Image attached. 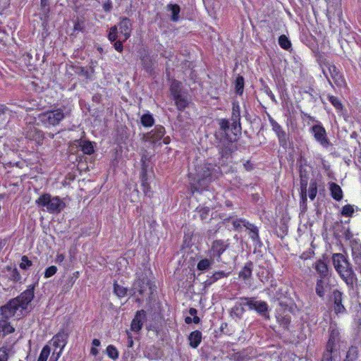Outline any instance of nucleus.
Returning a JSON list of instances; mask_svg holds the SVG:
<instances>
[{
  "label": "nucleus",
  "mask_w": 361,
  "mask_h": 361,
  "mask_svg": "<svg viewBox=\"0 0 361 361\" xmlns=\"http://www.w3.org/2000/svg\"><path fill=\"white\" fill-rule=\"evenodd\" d=\"M37 283L29 285L27 288L17 297L9 300L0 307V316L5 319H11L15 316L18 310H27L28 305L34 299L35 289Z\"/></svg>",
  "instance_id": "1"
},
{
  "label": "nucleus",
  "mask_w": 361,
  "mask_h": 361,
  "mask_svg": "<svg viewBox=\"0 0 361 361\" xmlns=\"http://www.w3.org/2000/svg\"><path fill=\"white\" fill-rule=\"evenodd\" d=\"M218 171L216 165L203 162L195 166V173L190 175L193 182L190 183V191L192 195L199 192L204 183H211L217 177Z\"/></svg>",
  "instance_id": "2"
},
{
  "label": "nucleus",
  "mask_w": 361,
  "mask_h": 361,
  "mask_svg": "<svg viewBox=\"0 0 361 361\" xmlns=\"http://www.w3.org/2000/svg\"><path fill=\"white\" fill-rule=\"evenodd\" d=\"M332 261L336 271L345 283L348 286L353 285L356 275L345 257L341 253H335L332 256Z\"/></svg>",
  "instance_id": "3"
},
{
  "label": "nucleus",
  "mask_w": 361,
  "mask_h": 361,
  "mask_svg": "<svg viewBox=\"0 0 361 361\" xmlns=\"http://www.w3.org/2000/svg\"><path fill=\"white\" fill-rule=\"evenodd\" d=\"M37 207L50 214H59L66 207V203L59 196H51L49 193L42 194L36 200Z\"/></svg>",
  "instance_id": "4"
},
{
  "label": "nucleus",
  "mask_w": 361,
  "mask_h": 361,
  "mask_svg": "<svg viewBox=\"0 0 361 361\" xmlns=\"http://www.w3.org/2000/svg\"><path fill=\"white\" fill-rule=\"evenodd\" d=\"M66 114L61 108L49 110L38 115V119L46 128L56 126L65 118Z\"/></svg>",
  "instance_id": "5"
},
{
  "label": "nucleus",
  "mask_w": 361,
  "mask_h": 361,
  "mask_svg": "<svg viewBox=\"0 0 361 361\" xmlns=\"http://www.w3.org/2000/svg\"><path fill=\"white\" fill-rule=\"evenodd\" d=\"M231 224L232 229L236 231H240L245 227L249 231V235L252 241L256 245H262L259 228L256 225L244 218H233Z\"/></svg>",
  "instance_id": "6"
},
{
  "label": "nucleus",
  "mask_w": 361,
  "mask_h": 361,
  "mask_svg": "<svg viewBox=\"0 0 361 361\" xmlns=\"http://www.w3.org/2000/svg\"><path fill=\"white\" fill-rule=\"evenodd\" d=\"M240 300L243 301L249 311L255 310L264 319H270L269 305L266 301L257 300L255 297H240Z\"/></svg>",
  "instance_id": "7"
},
{
  "label": "nucleus",
  "mask_w": 361,
  "mask_h": 361,
  "mask_svg": "<svg viewBox=\"0 0 361 361\" xmlns=\"http://www.w3.org/2000/svg\"><path fill=\"white\" fill-rule=\"evenodd\" d=\"M229 240L216 239L214 240L208 250L209 255L212 259L217 262L221 261V255L229 248Z\"/></svg>",
  "instance_id": "8"
},
{
  "label": "nucleus",
  "mask_w": 361,
  "mask_h": 361,
  "mask_svg": "<svg viewBox=\"0 0 361 361\" xmlns=\"http://www.w3.org/2000/svg\"><path fill=\"white\" fill-rule=\"evenodd\" d=\"M68 328H61L59 331L53 336V346L55 348H60V351L57 355V358L60 356L61 353L68 343L70 335Z\"/></svg>",
  "instance_id": "9"
},
{
  "label": "nucleus",
  "mask_w": 361,
  "mask_h": 361,
  "mask_svg": "<svg viewBox=\"0 0 361 361\" xmlns=\"http://www.w3.org/2000/svg\"><path fill=\"white\" fill-rule=\"evenodd\" d=\"M24 135L26 139L35 142L37 146L43 144L44 139V133L35 125H27L25 129Z\"/></svg>",
  "instance_id": "10"
},
{
  "label": "nucleus",
  "mask_w": 361,
  "mask_h": 361,
  "mask_svg": "<svg viewBox=\"0 0 361 361\" xmlns=\"http://www.w3.org/2000/svg\"><path fill=\"white\" fill-rule=\"evenodd\" d=\"M269 123L271 126L272 130L277 136L279 145L283 148H286L288 145V137L286 132L283 130V127L275 121L270 115H268Z\"/></svg>",
  "instance_id": "11"
},
{
  "label": "nucleus",
  "mask_w": 361,
  "mask_h": 361,
  "mask_svg": "<svg viewBox=\"0 0 361 361\" xmlns=\"http://www.w3.org/2000/svg\"><path fill=\"white\" fill-rule=\"evenodd\" d=\"M311 133L315 140L323 147L327 148L331 146V143L327 137L326 131L322 124L314 125L311 128Z\"/></svg>",
  "instance_id": "12"
},
{
  "label": "nucleus",
  "mask_w": 361,
  "mask_h": 361,
  "mask_svg": "<svg viewBox=\"0 0 361 361\" xmlns=\"http://www.w3.org/2000/svg\"><path fill=\"white\" fill-rule=\"evenodd\" d=\"M326 67L334 81V83L338 87H346L347 82L343 73L333 63H327Z\"/></svg>",
  "instance_id": "13"
},
{
  "label": "nucleus",
  "mask_w": 361,
  "mask_h": 361,
  "mask_svg": "<svg viewBox=\"0 0 361 361\" xmlns=\"http://www.w3.org/2000/svg\"><path fill=\"white\" fill-rule=\"evenodd\" d=\"M330 281L331 277L317 278L315 284V293L319 298H324L326 293L331 290L332 285Z\"/></svg>",
  "instance_id": "14"
},
{
  "label": "nucleus",
  "mask_w": 361,
  "mask_h": 361,
  "mask_svg": "<svg viewBox=\"0 0 361 361\" xmlns=\"http://www.w3.org/2000/svg\"><path fill=\"white\" fill-rule=\"evenodd\" d=\"M343 293L338 289L334 290L331 296L333 302V309L336 314H344L347 312L343 305Z\"/></svg>",
  "instance_id": "15"
},
{
  "label": "nucleus",
  "mask_w": 361,
  "mask_h": 361,
  "mask_svg": "<svg viewBox=\"0 0 361 361\" xmlns=\"http://www.w3.org/2000/svg\"><path fill=\"white\" fill-rule=\"evenodd\" d=\"M341 335L336 327L331 326L329 336L325 348L340 351Z\"/></svg>",
  "instance_id": "16"
},
{
  "label": "nucleus",
  "mask_w": 361,
  "mask_h": 361,
  "mask_svg": "<svg viewBox=\"0 0 361 361\" xmlns=\"http://www.w3.org/2000/svg\"><path fill=\"white\" fill-rule=\"evenodd\" d=\"M166 133L165 128L161 125H156L154 129L144 135L146 141L156 144L160 141Z\"/></svg>",
  "instance_id": "17"
},
{
  "label": "nucleus",
  "mask_w": 361,
  "mask_h": 361,
  "mask_svg": "<svg viewBox=\"0 0 361 361\" xmlns=\"http://www.w3.org/2000/svg\"><path fill=\"white\" fill-rule=\"evenodd\" d=\"M147 320L146 312L144 310L136 312L130 324V330L138 333L142 328L143 323Z\"/></svg>",
  "instance_id": "18"
},
{
  "label": "nucleus",
  "mask_w": 361,
  "mask_h": 361,
  "mask_svg": "<svg viewBox=\"0 0 361 361\" xmlns=\"http://www.w3.org/2000/svg\"><path fill=\"white\" fill-rule=\"evenodd\" d=\"M118 27H119L120 33L124 37L123 41L128 39L131 36L133 30L131 20L127 17H121Z\"/></svg>",
  "instance_id": "19"
},
{
  "label": "nucleus",
  "mask_w": 361,
  "mask_h": 361,
  "mask_svg": "<svg viewBox=\"0 0 361 361\" xmlns=\"http://www.w3.org/2000/svg\"><path fill=\"white\" fill-rule=\"evenodd\" d=\"M140 180H141V189L145 195L148 197H152L153 191L150 187V183L149 181L147 169L146 166H142L140 171Z\"/></svg>",
  "instance_id": "20"
},
{
  "label": "nucleus",
  "mask_w": 361,
  "mask_h": 361,
  "mask_svg": "<svg viewBox=\"0 0 361 361\" xmlns=\"http://www.w3.org/2000/svg\"><path fill=\"white\" fill-rule=\"evenodd\" d=\"M314 268L319 275L318 278L331 277L329 267L324 259H319L317 260L314 264Z\"/></svg>",
  "instance_id": "21"
},
{
  "label": "nucleus",
  "mask_w": 361,
  "mask_h": 361,
  "mask_svg": "<svg viewBox=\"0 0 361 361\" xmlns=\"http://www.w3.org/2000/svg\"><path fill=\"white\" fill-rule=\"evenodd\" d=\"M253 270V262L252 261L247 262L244 267L240 269L238 277L240 280L246 282L252 278Z\"/></svg>",
  "instance_id": "22"
},
{
  "label": "nucleus",
  "mask_w": 361,
  "mask_h": 361,
  "mask_svg": "<svg viewBox=\"0 0 361 361\" xmlns=\"http://www.w3.org/2000/svg\"><path fill=\"white\" fill-rule=\"evenodd\" d=\"M189 345L192 348H197L201 343L202 340V334L199 330L192 331L188 337Z\"/></svg>",
  "instance_id": "23"
},
{
  "label": "nucleus",
  "mask_w": 361,
  "mask_h": 361,
  "mask_svg": "<svg viewBox=\"0 0 361 361\" xmlns=\"http://www.w3.org/2000/svg\"><path fill=\"white\" fill-rule=\"evenodd\" d=\"M9 319L1 316L0 317V332L2 333L3 336L13 334L15 331V328L11 324Z\"/></svg>",
  "instance_id": "24"
},
{
  "label": "nucleus",
  "mask_w": 361,
  "mask_h": 361,
  "mask_svg": "<svg viewBox=\"0 0 361 361\" xmlns=\"http://www.w3.org/2000/svg\"><path fill=\"white\" fill-rule=\"evenodd\" d=\"M329 191L331 197L335 200L336 201H341L343 197V192L340 187L339 185H338L336 183L331 182L329 183Z\"/></svg>",
  "instance_id": "25"
},
{
  "label": "nucleus",
  "mask_w": 361,
  "mask_h": 361,
  "mask_svg": "<svg viewBox=\"0 0 361 361\" xmlns=\"http://www.w3.org/2000/svg\"><path fill=\"white\" fill-rule=\"evenodd\" d=\"M340 357V351L325 348L321 361H336Z\"/></svg>",
  "instance_id": "26"
},
{
  "label": "nucleus",
  "mask_w": 361,
  "mask_h": 361,
  "mask_svg": "<svg viewBox=\"0 0 361 361\" xmlns=\"http://www.w3.org/2000/svg\"><path fill=\"white\" fill-rule=\"evenodd\" d=\"M147 287V283H146L145 279L138 278L135 280L133 284V289L135 293H138L140 295H142L146 290Z\"/></svg>",
  "instance_id": "27"
},
{
  "label": "nucleus",
  "mask_w": 361,
  "mask_h": 361,
  "mask_svg": "<svg viewBox=\"0 0 361 361\" xmlns=\"http://www.w3.org/2000/svg\"><path fill=\"white\" fill-rule=\"evenodd\" d=\"M245 306V305L243 304V301L235 303L231 310V315L233 317L241 319L245 312L244 308Z\"/></svg>",
  "instance_id": "28"
},
{
  "label": "nucleus",
  "mask_w": 361,
  "mask_h": 361,
  "mask_svg": "<svg viewBox=\"0 0 361 361\" xmlns=\"http://www.w3.org/2000/svg\"><path fill=\"white\" fill-rule=\"evenodd\" d=\"M173 99L174 100L176 108L180 111H183L189 106V101L188 98L183 96L182 94L177 95Z\"/></svg>",
  "instance_id": "29"
},
{
  "label": "nucleus",
  "mask_w": 361,
  "mask_h": 361,
  "mask_svg": "<svg viewBox=\"0 0 361 361\" xmlns=\"http://www.w3.org/2000/svg\"><path fill=\"white\" fill-rule=\"evenodd\" d=\"M94 142L89 140H80L79 142V147L82 152L87 155H91L94 152Z\"/></svg>",
  "instance_id": "30"
},
{
  "label": "nucleus",
  "mask_w": 361,
  "mask_h": 361,
  "mask_svg": "<svg viewBox=\"0 0 361 361\" xmlns=\"http://www.w3.org/2000/svg\"><path fill=\"white\" fill-rule=\"evenodd\" d=\"M229 274L230 272H226L223 270L216 271L211 276L209 277L207 282L209 285H211L221 279L228 277Z\"/></svg>",
  "instance_id": "31"
},
{
  "label": "nucleus",
  "mask_w": 361,
  "mask_h": 361,
  "mask_svg": "<svg viewBox=\"0 0 361 361\" xmlns=\"http://www.w3.org/2000/svg\"><path fill=\"white\" fill-rule=\"evenodd\" d=\"M167 10L171 11V20L173 22H178L180 19V6L176 4H169L167 5Z\"/></svg>",
  "instance_id": "32"
},
{
  "label": "nucleus",
  "mask_w": 361,
  "mask_h": 361,
  "mask_svg": "<svg viewBox=\"0 0 361 361\" xmlns=\"http://www.w3.org/2000/svg\"><path fill=\"white\" fill-rule=\"evenodd\" d=\"M359 357V350L358 347L355 345H351L349 347L345 360L348 361H356Z\"/></svg>",
  "instance_id": "33"
},
{
  "label": "nucleus",
  "mask_w": 361,
  "mask_h": 361,
  "mask_svg": "<svg viewBox=\"0 0 361 361\" xmlns=\"http://www.w3.org/2000/svg\"><path fill=\"white\" fill-rule=\"evenodd\" d=\"M170 92L173 98L181 94V82L173 79L170 85Z\"/></svg>",
  "instance_id": "34"
},
{
  "label": "nucleus",
  "mask_w": 361,
  "mask_h": 361,
  "mask_svg": "<svg viewBox=\"0 0 361 361\" xmlns=\"http://www.w3.org/2000/svg\"><path fill=\"white\" fill-rule=\"evenodd\" d=\"M142 66L145 71L148 73H152L153 71V62L152 59L147 56H143L140 58Z\"/></svg>",
  "instance_id": "35"
},
{
  "label": "nucleus",
  "mask_w": 361,
  "mask_h": 361,
  "mask_svg": "<svg viewBox=\"0 0 361 361\" xmlns=\"http://www.w3.org/2000/svg\"><path fill=\"white\" fill-rule=\"evenodd\" d=\"M140 122L144 127L150 128L154 124V118L150 113H147L140 117Z\"/></svg>",
  "instance_id": "36"
},
{
  "label": "nucleus",
  "mask_w": 361,
  "mask_h": 361,
  "mask_svg": "<svg viewBox=\"0 0 361 361\" xmlns=\"http://www.w3.org/2000/svg\"><path fill=\"white\" fill-rule=\"evenodd\" d=\"M214 259H212V258H210L209 259L207 258L201 259L200 261L198 262L197 264V270L201 271L208 270L209 269H210L212 264L214 263Z\"/></svg>",
  "instance_id": "37"
},
{
  "label": "nucleus",
  "mask_w": 361,
  "mask_h": 361,
  "mask_svg": "<svg viewBox=\"0 0 361 361\" xmlns=\"http://www.w3.org/2000/svg\"><path fill=\"white\" fill-rule=\"evenodd\" d=\"M80 276V272L78 271H74L71 276H69L67 281L63 286V289H66V290H69L73 287V284L76 281V280Z\"/></svg>",
  "instance_id": "38"
},
{
  "label": "nucleus",
  "mask_w": 361,
  "mask_h": 361,
  "mask_svg": "<svg viewBox=\"0 0 361 361\" xmlns=\"http://www.w3.org/2000/svg\"><path fill=\"white\" fill-rule=\"evenodd\" d=\"M196 211L202 221H207L209 219L210 214V208L208 207H197Z\"/></svg>",
  "instance_id": "39"
},
{
  "label": "nucleus",
  "mask_w": 361,
  "mask_h": 361,
  "mask_svg": "<svg viewBox=\"0 0 361 361\" xmlns=\"http://www.w3.org/2000/svg\"><path fill=\"white\" fill-rule=\"evenodd\" d=\"M329 101L335 107L338 112L342 111L343 109V105L338 97L329 94L327 96Z\"/></svg>",
  "instance_id": "40"
},
{
  "label": "nucleus",
  "mask_w": 361,
  "mask_h": 361,
  "mask_svg": "<svg viewBox=\"0 0 361 361\" xmlns=\"http://www.w3.org/2000/svg\"><path fill=\"white\" fill-rule=\"evenodd\" d=\"M106 353L108 357L114 361L119 357L118 350L114 345H109L106 348Z\"/></svg>",
  "instance_id": "41"
},
{
  "label": "nucleus",
  "mask_w": 361,
  "mask_h": 361,
  "mask_svg": "<svg viewBox=\"0 0 361 361\" xmlns=\"http://www.w3.org/2000/svg\"><path fill=\"white\" fill-rule=\"evenodd\" d=\"M244 85H245L244 78L241 75L238 76L235 81V92L238 95L243 94V90H244Z\"/></svg>",
  "instance_id": "42"
},
{
  "label": "nucleus",
  "mask_w": 361,
  "mask_h": 361,
  "mask_svg": "<svg viewBox=\"0 0 361 361\" xmlns=\"http://www.w3.org/2000/svg\"><path fill=\"white\" fill-rule=\"evenodd\" d=\"M278 42L279 46L285 50H288L289 49L291 48V42L285 35H281L279 36Z\"/></svg>",
  "instance_id": "43"
},
{
  "label": "nucleus",
  "mask_w": 361,
  "mask_h": 361,
  "mask_svg": "<svg viewBox=\"0 0 361 361\" xmlns=\"http://www.w3.org/2000/svg\"><path fill=\"white\" fill-rule=\"evenodd\" d=\"M231 121H240V109L238 102H233L232 104Z\"/></svg>",
  "instance_id": "44"
},
{
  "label": "nucleus",
  "mask_w": 361,
  "mask_h": 361,
  "mask_svg": "<svg viewBox=\"0 0 361 361\" xmlns=\"http://www.w3.org/2000/svg\"><path fill=\"white\" fill-rule=\"evenodd\" d=\"M317 194V183L315 180L310 181L308 189V195L311 200H314Z\"/></svg>",
  "instance_id": "45"
},
{
  "label": "nucleus",
  "mask_w": 361,
  "mask_h": 361,
  "mask_svg": "<svg viewBox=\"0 0 361 361\" xmlns=\"http://www.w3.org/2000/svg\"><path fill=\"white\" fill-rule=\"evenodd\" d=\"M219 125L220 130L225 133L226 138L231 142V140L229 139L228 135L227 134V131L230 128V123L228 120L226 118H221L219 121Z\"/></svg>",
  "instance_id": "46"
},
{
  "label": "nucleus",
  "mask_w": 361,
  "mask_h": 361,
  "mask_svg": "<svg viewBox=\"0 0 361 361\" xmlns=\"http://www.w3.org/2000/svg\"><path fill=\"white\" fill-rule=\"evenodd\" d=\"M114 292L118 297L123 298L127 295L128 289L116 283H114Z\"/></svg>",
  "instance_id": "47"
},
{
  "label": "nucleus",
  "mask_w": 361,
  "mask_h": 361,
  "mask_svg": "<svg viewBox=\"0 0 361 361\" xmlns=\"http://www.w3.org/2000/svg\"><path fill=\"white\" fill-rule=\"evenodd\" d=\"M8 269L11 271L10 273L8 279L10 281H12L16 283L20 282L22 276H21L19 271L18 270V269L17 268H13V269L8 268Z\"/></svg>",
  "instance_id": "48"
},
{
  "label": "nucleus",
  "mask_w": 361,
  "mask_h": 361,
  "mask_svg": "<svg viewBox=\"0 0 361 361\" xmlns=\"http://www.w3.org/2000/svg\"><path fill=\"white\" fill-rule=\"evenodd\" d=\"M51 352V348L49 345H44L38 357L37 361H47Z\"/></svg>",
  "instance_id": "49"
},
{
  "label": "nucleus",
  "mask_w": 361,
  "mask_h": 361,
  "mask_svg": "<svg viewBox=\"0 0 361 361\" xmlns=\"http://www.w3.org/2000/svg\"><path fill=\"white\" fill-rule=\"evenodd\" d=\"M101 345V341L98 338H94L92 341V347L90 348V353L94 357H96L99 355L98 347Z\"/></svg>",
  "instance_id": "50"
},
{
  "label": "nucleus",
  "mask_w": 361,
  "mask_h": 361,
  "mask_svg": "<svg viewBox=\"0 0 361 361\" xmlns=\"http://www.w3.org/2000/svg\"><path fill=\"white\" fill-rule=\"evenodd\" d=\"M108 39L111 42H115L118 39V26L114 25L111 26L109 30V33L107 35Z\"/></svg>",
  "instance_id": "51"
},
{
  "label": "nucleus",
  "mask_w": 361,
  "mask_h": 361,
  "mask_svg": "<svg viewBox=\"0 0 361 361\" xmlns=\"http://www.w3.org/2000/svg\"><path fill=\"white\" fill-rule=\"evenodd\" d=\"M32 266V262L29 259L28 257L26 255H23L21 257V262L19 264L20 268L23 270H27Z\"/></svg>",
  "instance_id": "52"
},
{
  "label": "nucleus",
  "mask_w": 361,
  "mask_h": 361,
  "mask_svg": "<svg viewBox=\"0 0 361 361\" xmlns=\"http://www.w3.org/2000/svg\"><path fill=\"white\" fill-rule=\"evenodd\" d=\"M355 212V209L353 205L345 204L342 207L341 214L346 217H351Z\"/></svg>",
  "instance_id": "53"
},
{
  "label": "nucleus",
  "mask_w": 361,
  "mask_h": 361,
  "mask_svg": "<svg viewBox=\"0 0 361 361\" xmlns=\"http://www.w3.org/2000/svg\"><path fill=\"white\" fill-rule=\"evenodd\" d=\"M277 322L280 324V325L283 326L285 329H288L290 324V317L288 315L281 316L279 315L276 317Z\"/></svg>",
  "instance_id": "54"
},
{
  "label": "nucleus",
  "mask_w": 361,
  "mask_h": 361,
  "mask_svg": "<svg viewBox=\"0 0 361 361\" xmlns=\"http://www.w3.org/2000/svg\"><path fill=\"white\" fill-rule=\"evenodd\" d=\"M300 178V190L302 192V197L306 200V192L308 184L309 177Z\"/></svg>",
  "instance_id": "55"
},
{
  "label": "nucleus",
  "mask_w": 361,
  "mask_h": 361,
  "mask_svg": "<svg viewBox=\"0 0 361 361\" xmlns=\"http://www.w3.org/2000/svg\"><path fill=\"white\" fill-rule=\"evenodd\" d=\"M9 359V349L7 346L0 348V361H8Z\"/></svg>",
  "instance_id": "56"
},
{
  "label": "nucleus",
  "mask_w": 361,
  "mask_h": 361,
  "mask_svg": "<svg viewBox=\"0 0 361 361\" xmlns=\"http://www.w3.org/2000/svg\"><path fill=\"white\" fill-rule=\"evenodd\" d=\"M57 267L54 265L47 267L44 271V278L48 279L53 276L57 272Z\"/></svg>",
  "instance_id": "57"
},
{
  "label": "nucleus",
  "mask_w": 361,
  "mask_h": 361,
  "mask_svg": "<svg viewBox=\"0 0 361 361\" xmlns=\"http://www.w3.org/2000/svg\"><path fill=\"white\" fill-rule=\"evenodd\" d=\"M49 4V0H40V6L46 15L50 12Z\"/></svg>",
  "instance_id": "58"
},
{
  "label": "nucleus",
  "mask_w": 361,
  "mask_h": 361,
  "mask_svg": "<svg viewBox=\"0 0 361 361\" xmlns=\"http://www.w3.org/2000/svg\"><path fill=\"white\" fill-rule=\"evenodd\" d=\"M264 92L270 98V99L272 101L273 103H274L275 104H276L278 103V101H277L275 95L274 94V93L272 92V91L268 86H266L264 87Z\"/></svg>",
  "instance_id": "59"
},
{
  "label": "nucleus",
  "mask_w": 361,
  "mask_h": 361,
  "mask_svg": "<svg viewBox=\"0 0 361 361\" xmlns=\"http://www.w3.org/2000/svg\"><path fill=\"white\" fill-rule=\"evenodd\" d=\"M126 41H123V39L122 41L121 40H116L115 42H114V48L119 53H121L123 50V42H125Z\"/></svg>",
  "instance_id": "60"
},
{
  "label": "nucleus",
  "mask_w": 361,
  "mask_h": 361,
  "mask_svg": "<svg viewBox=\"0 0 361 361\" xmlns=\"http://www.w3.org/2000/svg\"><path fill=\"white\" fill-rule=\"evenodd\" d=\"M103 10L105 12H110L113 8L112 1L106 0L102 5Z\"/></svg>",
  "instance_id": "61"
},
{
  "label": "nucleus",
  "mask_w": 361,
  "mask_h": 361,
  "mask_svg": "<svg viewBox=\"0 0 361 361\" xmlns=\"http://www.w3.org/2000/svg\"><path fill=\"white\" fill-rule=\"evenodd\" d=\"M300 178L309 177V171L300 164L299 167Z\"/></svg>",
  "instance_id": "62"
},
{
  "label": "nucleus",
  "mask_w": 361,
  "mask_h": 361,
  "mask_svg": "<svg viewBox=\"0 0 361 361\" xmlns=\"http://www.w3.org/2000/svg\"><path fill=\"white\" fill-rule=\"evenodd\" d=\"M243 166H244V169H245L247 171H250L253 170V169H254L253 164H252L250 160H247V161L243 164Z\"/></svg>",
  "instance_id": "63"
},
{
  "label": "nucleus",
  "mask_w": 361,
  "mask_h": 361,
  "mask_svg": "<svg viewBox=\"0 0 361 361\" xmlns=\"http://www.w3.org/2000/svg\"><path fill=\"white\" fill-rule=\"evenodd\" d=\"M65 259V255L63 254H58L56 256V262L58 264L62 263Z\"/></svg>",
  "instance_id": "64"
}]
</instances>
